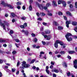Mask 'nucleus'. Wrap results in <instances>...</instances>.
<instances>
[{
  "label": "nucleus",
  "mask_w": 77,
  "mask_h": 77,
  "mask_svg": "<svg viewBox=\"0 0 77 77\" xmlns=\"http://www.w3.org/2000/svg\"><path fill=\"white\" fill-rule=\"evenodd\" d=\"M71 36H72V34L69 33H67V34L65 35L66 38L67 39L68 41L69 42H70V41L72 40V38L71 37H69Z\"/></svg>",
  "instance_id": "obj_1"
},
{
  "label": "nucleus",
  "mask_w": 77,
  "mask_h": 77,
  "mask_svg": "<svg viewBox=\"0 0 77 77\" xmlns=\"http://www.w3.org/2000/svg\"><path fill=\"white\" fill-rule=\"evenodd\" d=\"M1 22H2V20H1L0 19V25L1 26H2L3 27V29L5 30L6 29L5 26H6V25L7 26H8V23H6V21H3V23H2Z\"/></svg>",
  "instance_id": "obj_2"
},
{
  "label": "nucleus",
  "mask_w": 77,
  "mask_h": 77,
  "mask_svg": "<svg viewBox=\"0 0 77 77\" xmlns=\"http://www.w3.org/2000/svg\"><path fill=\"white\" fill-rule=\"evenodd\" d=\"M58 44H60L61 45H63V42L57 40L55 42V43L54 44V46L56 48H57L58 47Z\"/></svg>",
  "instance_id": "obj_3"
},
{
  "label": "nucleus",
  "mask_w": 77,
  "mask_h": 77,
  "mask_svg": "<svg viewBox=\"0 0 77 77\" xmlns=\"http://www.w3.org/2000/svg\"><path fill=\"white\" fill-rule=\"evenodd\" d=\"M22 65L23 66L24 68H29V67H30V65L29 64H26V62L25 61H23Z\"/></svg>",
  "instance_id": "obj_4"
},
{
  "label": "nucleus",
  "mask_w": 77,
  "mask_h": 77,
  "mask_svg": "<svg viewBox=\"0 0 77 77\" xmlns=\"http://www.w3.org/2000/svg\"><path fill=\"white\" fill-rule=\"evenodd\" d=\"M77 60H75L74 61H73V65L74 68L75 69H77Z\"/></svg>",
  "instance_id": "obj_5"
},
{
  "label": "nucleus",
  "mask_w": 77,
  "mask_h": 77,
  "mask_svg": "<svg viewBox=\"0 0 77 77\" xmlns=\"http://www.w3.org/2000/svg\"><path fill=\"white\" fill-rule=\"evenodd\" d=\"M5 6H8V7H9L10 9H13L14 7H12V6L11 5H9L8 4H5Z\"/></svg>",
  "instance_id": "obj_6"
},
{
  "label": "nucleus",
  "mask_w": 77,
  "mask_h": 77,
  "mask_svg": "<svg viewBox=\"0 0 77 77\" xmlns=\"http://www.w3.org/2000/svg\"><path fill=\"white\" fill-rule=\"evenodd\" d=\"M52 5L54 7H56L57 6V4H56V2L55 1H53L52 2Z\"/></svg>",
  "instance_id": "obj_7"
},
{
  "label": "nucleus",
  "mask_w": 77,
  "mask_h": 77,
  "mask_svg": "<svg viewBox=\"0 0 77 77\" xmlns=\"http://www.w3.org/2000/svg\"><path fill=\"white\" fill-rule=\"evenodd\" d=\"M40 15L42 17H44L45 15V13L44 12H41L40 13Z\"/></svg>",
  "instance_id": "obj_8"
},
{
  "label": "nucleus",
  "mask_w": 77,
  "mask_h": 77,
  "mask_svg": "<svg viewBox=\"0 0 77 77\" xmlns=\"http://www.w3.org/2000/svg\"><path fill=\"white\" fill-rule=\"evenodd\" d=\"M38 7L41 10H42V9H44V7H43V6H42V5H38Z\"/></svg>",
  "instance_id": "obj_9"
},
{
  "label": "nucleus",
  "mask_w": 77,
  "mask_h": 77,
  "mask_svg": "<svg viewBox=\"0 0 77 77\" xmlns=\"http://www.w3.org/2000/svg\"><path fill=\"white\" fill-rule=\"evenodd\" d=\"M72 24L73 26H77V23L76 22L73 21L72 23Z\"/></svg>",
  "instance_id": "obj_10"
},
{
  "label": "nucleus",
  "mask_w": 77,
  "mask_h": 77,
  "mask_svg": "<svg viewBox=\"0 0 77 77\" xmlns=\"http://www.w3.org/2000/svg\"><path fill=\"white\" fill-rule=\"evenodd\" d=\"M45 34H48L50 33V31L49 30H46L45 31Z\"/></svg>",
  "instance_id": "obj_11"
},
{
  "label": "nucleus",
  "mask_w": 77,
  "mask_h": 77,
  "mask_svg": "<svg viewBox=\"0 0 77 77\" xmlns=\"http://www.w3.org/2000/svg\"><path fill=\"white\" fill-rule=\"evenodd\" d=\"M29 11H32V6L30 5L29 7Z\"/></svg>",
  "instance_id": "obj_12"
},
{
  "label": "nucleus",
  "mask_w": 77,
  "mask_h": 77,
  "mask_svg": "<svg viewBox=\"0 0 77 77\" xmlns=\"http://www.w3.org/2000/svg\"><path fill=\"white\" fill-rule=\"evenodd\" d=\"M62 4L65 7L66 6V2L65 1H63L62 2Z\"/></svg>",
  "instance_id": "obj_13"
},
{
  "label": "nucleus",
  "mask_w": 77,
  "mask_h": 77,
  "mask_svg": "<svg viewBox=\"0 0 77 77\" xmlns=\"http://www.w3.org/2000/svg\"><path fill=\"white\" fill-rule=\"evenodd\" d=\"M66 14H67L68 15H69V16H70L71 17H72V14L69 12V11H67L66 12Z\"/></svg>",
  "instance_id": "obj_14"
},
{
  "label": "nucleus",
  "mask_w": 77,
  "mask_h": 77,
  "mask_svg": "<svg viewBox=\"0 0 77 77\" xmlns=\"http://www.w3.org/2000/svg\"><path fill=\"white\" fill-rule=\"evenodd\" d=\"M54 72L56 73H58V72H59V71H58L57 69H56V68H55L54 69Z\"/></svg>",
  "instance_id": "obj_15"
},
{
  "label": "nucleus",
  "mask_w": 77,
  "mask_h": 77,
  "mask_svg": "<svg viewBox=\"0 0 77 77\" xmlns=\"http://www.w3.org/2000/svg\"><path fill=\"white\" fill-rule=\"evenodd\" d=\"M35 60H36L35 59L32 60L30 62V64H32V63H33L35 62Z\"/></svg>",
  "instance_id": "obj_16"
},
{
  "label": "nucleus",
  "mask_w": 77,
  "mask_h": 77,
  "mask_svg": "<svg viewBox=\"0 0 77 77\" xmlns=\"http://www.w3.org/2000/svg\"><path fill=\"white\" fill-rule=\"evenodd\" d=\"M42 35H43V36H44L45 38H47V37H48V36H47V35H44V32H42Z\"/></svg>",
  "instance_id": "obj_17"
},
{
  "label": "nucleus",
  "mask_w": 77,
  "mask_h": 77,
  "mask_svg": "<svg viewBox=\"0 0 77 77\" xmlns=\"http://www.w3.org/2000/svg\"><path fill=\"white\" fill-rule=\"evenodd\" d=\"M65 53V52L64 51H62L60 52V54H64Z\"/></svg>",
  "instance_id": "obj_18"
},
{
  "label": "nucleus",
  "mask_w": 77,
  "mask_h": 77,
  "mask_svg": "<svg viewBox=\"0 0 77 77\" xmlns=\"http://www.w3.org/2000/svg\"><path fill=\"white\" fill-rule=\"evenodd\" d=\"M6 40H3V39H0V42H6Z\"/></svg>",
  "instance_id": "obj_19"
},
{
  "label": "nucleus",
  "mask_w": 77,
  "mask_h": 77,
  "mask_svg": "<svg viewBox=\"0 0 77 77\" xmlns=\"http://www.w3.org/2000/svg\"><path fill=\"white\" fill-rule=\"evenodd\" d=\"M63 66H65V67H67V64L65 62H64L63 63Z\"/></svg>",
  "instance_id": "obj_20"
},
{
  "label": "nucleus",
  "mask_w": 77,
  "mask_h": 77,
  "mask_svg": "<svg viewBox=\"0 0 77 77\" xmlns=\"http://www.w3.org/2000/svg\"><path fill=\"white\" fill-rule=\"evenodd\" d=\"M69 52V54H73V53H75V52L73 51H70Z\"/></svg>",
  "instance_id": "obj_21"
},
{
  "label": "nucleus",
  "mask_w": 77,
  "mask_h": 77,
  "mask_svg": "<svg viewBox=\"0 0 77 77\" xmlns=\"http://www.w3.org/2000/svg\"><path fill=\"white\" fill-rule=\"evenodd\" d=\"M53 24H54V25H55V26H57L58 25V23L56 21H54Z\"/></svg>",
  "instance_id": "obj_22"
},
{
  "label": "nucleus",
  "mask_w": 77,
  "mask_h": 77,
  "mask_svg": "<svg viewBox=\"0 0 77 77\" xmlns=\"http://www.w3.org/2000/svg\"><path fill=\"white\" fill-rule=\"evenodd\" d=\"M63 29V27L62 26H58V30H62Z\"/></svg>",
  "instance_id": "obj_23"
},
{
  "label": "nucleus",
  "mask_w": 77,
  "mask_h": 77,
  "mask_svg": "<svg viewBox=\"0 0 77 77\" xmlns=\"http://www.w3.org/2000/svg\"><path fill=\"white\" fill-rule=\"evenodd\" d=\"M62 2H63V1H59L58 2V5H60V4H61V3H62Z\"/></svg>",
  "instance_id": "obj_24"
},
{
  "label": "nucleus",
  "mask_w": 77,
  "mask_h": 77,
  "mask_svg": "<svg viewBox=\"0 0 77 77\" xmlns=\"http://www.w3.org/2000/svg\"><path fill=\"white\" fill-rule=\"evenodd\" d=\"M46 71L48 74H50V71L49 70H46Z\"/></svg>",
  "instance_id": "obj_25"
},
{
  "label": "nucleus",
  "mask_w": 77,
  "mask_h": 77,
  "mask_svg": "<svg viewBox=\"0 0 77 77\" xmlns=\"http://www.w3.org/2000/svg\"><path fill=\"white\" fill-rule=\"evenodd\" d=\"M50 6V3H48L46 5V6L47 7H49Z\"/></svg>",
  "instance_id": "obj_26"
},
{
  "label": "nucleus",
  "mask_w": 77,
  "mask_h": 77,
  "mask_svg": "<svg viewBox=\"0 0 77 77\" xmlns=\"http://www.w3.org/2000/svg\"><path fill=\"white\" fill-rule=\"evenodd\" d=\"M11 15H12L13 17H14L15 16V14L13 13H11Z\"/></svg>",
  "instance_id": "obj_27"
},
{
  "label": "nucleus",
  "mask_w": 77,
  "mask_h": 77,
  "mask_svg": "<svg viewBox=\"0 0 77 77\" xmlns=\"http://www.w3.org/2000/svg\"><path fill=\"white\" fill-rule=\"evenodd\" d=\"M69 7H70V9H72L73 8V5L72 4H69Z\"/></svg>",
  "instance_id": "obj_28"
},
{
  "label": "nucleus",
  "mask_w": 77,
  "mask_h": 77,
  "mask_svg": "<svg viewBox=\"0 0 77 77\" xmlns=\"http://www.w3.org/2000/svg\"><path fill=\"white\" fill-rule=\"evenodd\" d=\"M48 16H52L53 14L51 13H48Z\"/></svg>",
  "instance_id": "obj_29"
},
{
  "label": "nucleus",
  "mask_w": 77,
  "mask_h": 77,
  "mask_svg": "<svg viewBox=\"0 0 77 77\" xmlns=\"http://www.w3.org/2000/svg\"><path fill=\"white\" fill-rule=\"evenodd\" d=\"M66 24H70V22L69 21H66Z\"/></svg>",
  "instance_id": "obj_30"
},
{
  "label": "nucleus",
  "mask_w": 77,
  "mask_h": 77,
  "mask_svg": "<svg viewBox=\"0 0 77 77\" xmlns=\"http://www.w3.org/2000/svg\"><path fill=\"white\" fill-rule=\"evenodd\" d=\"M21 19H22V20H25L26 19V17H23L21 18Z\"/></svg>",
  "instance_id": "obj_31"
},
{
  "label": "nucleus",
  "mask_w": 77,
  "mask_h": 77,
  "mask_svg": "<svg viewBox=\"0 0 77 77\" xmlns=\"http://www.w3.org/2000/svg\"><path fill=\"white\" fill-rule=\"evenodd\" d=\"M70 74H71V73H70L69 72H68L67 73V76H70Z\"/></svg>",
  "instance_id": "obj_32"
},
{
  "label": "nucleus",
  "mask_w": 77,
  "mask_h": 77,
  "mask_svg": "<svg viewBox=\"0 0 77 77\" xmlns=\"http://www.w3.org/2000/svg\"><path fill=\"white\" fill-rule=\"evenodd\" d=\"M10 34H13L14 33V31L12 30H11L10 31Z\"/></svg>",
  "instance_id": "obj_33"
},
{
  "label": "nucleus",
  "mask_w": 77,
  "mask_h": 77,
  "mask_svg": "<svg viewBox=\"0 0 77 77\" xmlns=\"http://www.w3.org/2000/svg\"><path fill=\"white\" fill-rule=\"evenodd\" d=\"M58 15H63V14L61 12H58Z\"/></svg>",
  "instance_id": "obj_34"
},
{
  "label": "nucleus",
  "mask_w": 77,
  "mask_h": 77,
  "mask_svg": "<svg viewBox=\"0 0 77 77\" xmlns=\"http://www.w3.org/2000/svg\"><path fill=\"white\" fill-rule=\"evenodd\" d=\"M33 0H29V3H30V5H31L32 3H33Z\"/></svg>",
  "instance_id": "obj_35"
},
{
  "label": "nucleus",
  "mask_w": 77,
  "mask_h": 77,
  "mask_svg": "<svg viewBox=\"0 0 77 77\" xmlns=\"http://www.w3.org/2000/svg\"><path fill=\"white\" fill-rule=\"evenodd\" d=\"M20 62L18 61L17 63V66H18L19 65H20Z\"/></svg>",
  "instance_id": "obj_36"
},
{
  "label": "nucleus",
  "mask_w": 77,
  "mask_h": 77,
  "mask_svg": "<svg viewBox=\"0 0 77 77\" xmlns=\"http://www.w3.org/2000/svg\"><path fill=\"white\" fill-rule=\"evenodd\" d=\"M28 33L29 32L27 31H25V35H27Z\"/></svg>",
  "instance_id": "obj_37"
},
{
  "label": "nucleus",
  "mask_w": 77,
  "mask_h": 77,
  "mask_svg": "<svg viewBox=\"0 0 77 77\" xmlns=\"http://www.w3.org/2000/svg\"><path fill=\"white\" fill-rule=\"evenodd\" d=\"M1 4H2V5H4V6H5V4H7L5 3V2H4V1H2V2Z\"/></svg>",
  "instance_id": "obj_38"
},
{
  "label": "nucleus",
  "mask_w": 77,
  "mask_h": 77,
  "mask_svg": "<svg viewBox=\"0 0 77 77\" xmlns=\"http://www.w3.org/2000/svg\"><path fill=\"white\" fill-rule=\"evenodd\" d=\"M21 2H17V5H21Z\"/></svg>",
  "instance_id": "obj_39"
},
{
  "label": "nucleus",
  "mask_w": 77,
  "mask_h": 77,
  "mask_svg": "<svg viewBox=\"0 0 77 77\" xmlns=\"http://www.w3.org/2000/svg\"><path fill=\"white\" fill-rule=\"evenodd\" d=\"M15 44L17 47V48H19V46H18V45H20L19 44H17L16 43H15Z\"/></svg>",
  "instance_id": "obj_40"
},
{
  "label": "nucleus",
  "mask_w": 77,
  "mask_h": 77,
  "mask_svg": "<svg viewBox=\"0 0 77 77\" xmlns=\"http://www.w3.org/2000/svg\"><path fill=\"white\" fill-rule=\"evenodd\" d=\"M63 18L65 20H66H66H67V17H66V16H64Z\"/></svg>",
  "instance_id": "obj_41"
},
{
  "label": "nucleus",
  "mask_w": 77,
  "mask_h": 77,
  "mask_svg": "<svg viewBox=\"0 0 77 77\" xmlns=\"http://www.w3.org/2000/svg\"><path fill=\"white\" fill-rule=\"evenodd\" d=\"M20 27H21V28H22V29H24V26L23 25H21L20 26Z\"/></svg>",
  "instance_id": "obj_42"
},
{
  "label": "nucleus",
  "mask_w": 77,
  "mask_h": 77,
  "mask_svg": "<svg viewBox=\"0 0 77 77\" xmlns=\"http://www.w3.org/2000/svg\"><path fill=\"white\" fill-rule=\"evenodd\" d=\"M50 39V36H48L47 37V40H49Z\"/></svg>",
  "instance_id": "obj_43"
},
{
  "label": "nucleus",
  "mask_w": 77,
  "mask_h": 77,
  "mask_svg": "<svg viewBox=\"0 0 77 77\" xmlns=\"http://www.w3.org/2000/svg\"><path fill=\"white\" fill-rule=\"evenodd\" d=\"M36 15L37 16V17H39V13L38 12H37L36 14Z\"/></svg>",
  "instance_id": "obj_44"
},
{
  "label": "nucleus",
  "mask_w": 77,
  "mask_h": 77,
  "mask_svg": "<svg viewBox=\"0 0 77 77\" xmlns=\"http://www.w3.org/2000/svg\"><path fill=\"white\" fill-rule=\"evenodd\" d=\"M37 41H38L37 38H35L34 39L35 42H37Z\"/></svg>",
  "instance_id": "obj_45"
},
{
  "label": "nucleus",
  "mask_w": 77,
  "mask_h": 77,
  "mask_svg": "<svg viewBox=\"0 0 77 77\" xmlns=\"http://www.w3.org/2000/svg\"><path fill=\"white\" fill-rule=\"evenodd\" d=\"M74 30H75V31L76 32H77V27L76 26L75 27V28L74 29Z\"/></svg>",
  "instance_id": "obj_46"
},
{
  "label": "nucleus",
  "mask_w": 77,
  "mask_h": 77,
  "mask_svg": "<svg viewBox=\"0 0 77 77\" xmlns=\"http://www.w3.org/2000/svg\"><path fill=\"white\" fill-rule=\"evenodd\" d=\"M17 8L18 9H20V8H21V7H20V6H18L17 7Z\"/></svg>",
  "instance_id": "obj_47"
},
{
  "label": "nucleus",
  "mask_w": 77,
  "mask_h": 77,
  "mask_svg": "<svg viewBox=\"0 0 77 77\" xmlns=\"http://www.w3.org/2000/svg\"><path fill=\"white\" fill-rule=\"evenodd\" d=\"M38 20L39 21H42V19L41 18H39L38 19Z\"/></svg>",
  "instance_id": "obj_48"
},
{
  "label": "nucleus",
  "mask_w": 77,
  "mask_h": 77,
  "mask_svg": "<svg viewBox=\"0 0 77 77\" xmlns=\"http://www.w3.org/2000/svg\"><path fill=\"white\" fill-rule=\"evenodd\" d=\"M52 75L53 77H56V74L54 73Z\"/></svg>",
  "instance_id": "obj_49"
},
{
  "label": "nucleus",
  "mask_w": 77,
  "mask_h": 77,
  "mask_svg": "<svg viewBox=\"0 0 77 77\" xmlns=\"http://www.w3.org/2000/svg\"><path fill=\"white\" fill-rule=\"evenodd\" d=\"M42 43L43 44V45H45V44H46V43L43 41L42 42Z\"/></svg>",
  "instance_id": "obj_50"
},
{
  "label": "nucleus",
  "mask_w": 77,
  "mask_h": 77,
  "mask_svg": "<svg viewBox=\"0 0 77 77\" xmlns=\"http://www.w3.org/2000/svg\"><path fill=\"white\" fill-rule=\"evenodd\" d=\"M50 68H51V69H53V66L51 65L50 66Z\"/></svg>",
  "instance_id": "obj_51"
},
{
  "label": "nucleus",
  "mask_w": 77,
  "mask_h": 77,
  "mask_svg": "<svg viewBox=\"0 0 77 77\" xmlns=\"http://www.w3.org/2000/svg\"><path fill=\"white\" fill-rule=\"evenodd\" d=\"M22 8L23 9V10H25V9H26V7H25V6H24V5H23V6Z\"/></svg>",
  "instance_id": "obj_52"
},
{
  "label": "nucleus",
  "mask_w": 77,
  "mask_h": 77,
  "mask_svg": "<svg viewBox=\"0 0 77 77\" xmlns=\"http://www.w3.org/2000/svg\"><path fill=\"white\" fill-rule=\"evenodd\" d=\"M24 26L25 27H27V23H25L24 24Z\"/></svg>",
  "instance_id": "obj_53"
},
{
  "label": "nucleus",
  "mask_w": 77,
  "mask_h": 77,
  "mask_svg": "<svg viewBox=\"0 0 77 77\" xmlns=\"http://www.w3.org/2000/svg\"><path fill=\"white\" fill-rule=\"evenodd\" d=\"M42 24L43 25H44V26H46L47 24V23H45V22L43 23Z\"/></svg>",
  "instance_id": "obj_54"
},
{
  "label": "nucleus",
  "mask_w": 77,
  "mask_h": 77,
  "mask_svg": "<svg viewBox=\"0 0 77 77\" xmlns=\"http://www.w3.org/2000/svg\"><path fill=\"white\" fill-rule=\"evenodd\" d=\"M45 53L44 52H42V51L41 52H40V54H45Z\"/></svg>",
  "instance_id": "obj_55"
},
{
  "label": "nucleus",
  "mask_w": 77,
  "mask_h": 77,
  "mask_svg": "<svg viewBox=\"0 0 77 77\" xmlns=\"http://www.w3.org/2000/svg\"><path fill=\"white\" fill-rule=\"evenodd\" d=\"M67 58H68L69 59H71V57L69 56H67Z\"/></svg>",
  "instance_id": "obj_56"
},
{
  "label": "nucleus",
  "mask_w": 77,
  "mask_h": 77,
  "mask_svg": "<svg viewBox=\"0 0 77 77\" xmlns=\"http://www.w3.org/2000/svg\"><path fill=\"white\" fill-rule=\"evenodd\" d=\"M46 70H48V68H49V67L48 66H47L46 67Z\"/></svg>",
  "instance_id": "obj_57"
},
{
  "label": "nucleus",
  "mask_w": 77,
  "mask_h": 77,
  "mask_svg": "<svg viewBox=\"0 0 77 77\" xmlns=\"http://www.w3.org/2000/svg\"><path fill=\"white\" fill-rule=\"evenodd\" d=\"M24 67L22 66L20 67V68L21 69H24Z\"/></svg>",
  "instance_id": "obj_58"
},
{
  "label": "nucleus",
  "mask_w": 77,
  "mask_h": 77,
  "mask_svg": "<svg viewBox=\"0 0 77 77\" xmlns=\"http://www.w3.org/2000/svg\"><path fill=\"white\" fill-rule=\"evenodd\" d=\"M5 64L7 65H8V66H11V64L6 63Z\"/></svg>",
  "instance_id": "obj_59"
},
{
  "label": "nucleus",
  "mask_w": 77,
  "mask_h": 77,
  "mask_svg": "<svg viewBox=\"0 0 77 77\" xmlns=\"http://www.w3.org/2000/svg\"><path fill=\"white\" fill-rule=\"evenodd\" d=\"M12 53L13 54H16V51H13L12 52Z\"/></svg>",
  "instance_id": "obj_60"
},
{
  "label": "nucleus",
  "mask_w": 77,
  "mask_h": 77,
  "mask_svg": "<svg viewBox=\"0 0 77 77\" xmlns=\"http://www.w3.org/2000/svg\"><path fill=\"white\" fill-rule=\"evenodd\" d=\"M75 8H77V2H76L75 3Z\"/></svg>",
  "instance_id": "obj_61"
},
{
  "label": "nucleus",
  "mask_w": 77,
  "mask_h": 77,
  "mask_svg": "<svg viewBox=\"0 0 77 77\" xmlns=\"http://www.w3.org/2000/svg\"><path fill=\"white\" fill-rule=\"evenodd\" d=\"M15 69H12V72H15Z\"/></svg>",
  "instance_id": "obj_62"
},
{
  "label": "nucleus",
  "mask_w": 77,
  "mask_h": 77,
  "mask_svg": "<svg viewBox=\"0 0 77 77\" xmlns=\"http://www.w3.org/2000/svg\"><path fill=\"white\" fill-rule=\"evenodd\" d=\"M51 65H54V62H51Z\"/></svg>",
  "instance_id": "obj_63"
},
{
  "label": "nucleus",
  "mask_w": 77,
  "mask_h": 77,
  "mask_svg": "<svg viewBox=\"0 0 77 77\" xmlns=\"http://www.w3.org/2000/svg\"><path fill=\"white\" fill-rule=\"evenodd\" d=\"M44 9H45V10H47V7L45 6L44 7Z\"/></svg>",
  "instance_id": "obj_64"
}]
</instances>
